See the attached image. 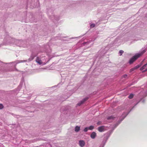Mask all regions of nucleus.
Here are the masks:
<instances>
[{
  "label": "nucleus",
  "instance_id": "1",
  "mask_svg": "<svg viewBox=\"0 0 147 147\" xmlns=\"http://www.w3.org/2000/svg\"><path fill=\"white\" fill-rule=\"evenodd\" d=\"M146 51L145 49L144 48H142L141 50L139 52L135 55L134 56H133L130 60L129 63L130 64L132 63L138 58L142 56L143 54Z\"/></svg>",
  "mask_w": 147,
  "mask_h": 147
},
{
  "label": "nucleus",
  "instance_id": "2",
  "mask_svg": "<svg viewBox=\"0 0 147 147\" xmlns=\"http://www.w3.org/2000/svg\"><path fill=\"white\" fill-rule=\"evenodd\" d=\"M110 136V134L108 133H107L105 134L104 137V140L102 141V143H104V145L102 146V147H104V146L105 145V144L106 142L107 141L108 139V138Z\"/></svg>",
  "mask_w": 147,
  "mask_h": 147
},
{
  "label": "nucleus",
  "instance_id": "3",
  "mask_svg": "<svg viewBox=\"0 0 147 147\" xmlns=\"http://www.w3.org/2000/svg\"><path fill=\"white\" fill-rule=\"evenodd\" d=\"M128 114V113H124L123 114V116L121 117L122 118L121 119V120L118 123L115 125V128L120 123V122L125 118Z\"/></svg>",
  "mask_w": 147,
  "mask_h": 147
},
{
  "label": "nucleus",
  "instance_id": "4",
  "mask_svg": "<svg viewBox=\"0 0 147 147\" xmlns=\"http://www.w3.org/2000/svg\"><path fill=\"white\" fill-rule=\"evenodd\" d=\"M88 98L86 97L82 99V100L80 101L79 103H78L76 105V106H80L82 104H83L84 102L87 100Z\"/></svg>",
  "mask_w": 147,
  "mask_h": 147
},
{
  "label": "nucleus",
  "instance_id": "5",
  "mask_svg": "<svg viewBox=\"0 0 147 147\" xmlns=\"http://www.w3.org/2000/svg\"><path fill=\"white\" fill-rule=\"evenodd\" d=\"M14 40L15 44H16L17 45L19 46H20L23 43V42L21 40L15 39H14Z\"/></svg>",
  "mask_w": 147,
  "mask_h": 147
},
{
  "label": "nucleus",
  "instance_id": "6",
  "mask_svg": "<svg viewBox=\"0 0 147 147\" xmlns=\"http://www.w3.org/2000/svg\"><path fill=\"white\" fill-rule=\"evenodd\" d=\"M105 130V126H102L98 127V130L100 132H101L104 131Z\"/></svg>",
  "mask_w": 147,
  "mask_h": 147
},
{
  "label": "nucleus",
  "instance_id": "7",
  "mask_svg": "<svg viewBox=\"0 0 147 147\" xmlns=\"http://www.w3.org/2000/svg\"><path fill=\"white\" fill-rule=\"evenodd\" d=\"M79 145L81 147H83L85 144L84 141L83 140H80L79 141Z\"/></svg>",
  "mask_w": 147,
  "mask_h": 147
},
{
  "label": "nucleus",
  "instance_id": "8",
  "mask_svg": "<svg viewBox=\"0 0 147 147\" xmlns=\"http://www.w3.org/2000/svg\"><path fill=\"white\" fill-rule=\"evenodd\" d=\"M96 133L94 132H92L91 135L90 137L92 139H94L96 136Z\"/></svg>",
  "mask_w": 147,
  "mask_h": 147
},
{
  "label": "nucleus",
  "instance_id": "9",
  "mask_svg": "<svg viewBox=\"0 0 147 147\" xmlns=\"http://www.w3.org/2000/svg\"><path fill=\"white\" fill-rule=\"evenodd\" d=\"M36 62L40 65L42 64V61L38 57H37L36 60Z\"/></svg>",
  "mask_w": 147,
  "mask_h": 147
},
{
  "label": "nucleus",
  "instance_id": "10",
  "mask_svg": "<svg viewBox=\"0 0 147 147\" xmlns=\"http://www.w3.org/2000/svg\"><path fill=\"white\" fill-rule=\"evenodd\" d=\"M80 130V127L78 126H76L75 128V131L77 132H78Z\"/></svg>",
  "mask_w": 147,
  "mask_h": 147
},
{
  "label": "nucleus",
  "instance_id": "11",
  "mask_svg": "<svg viewBox=\"0 0 147 147\" xmlns=\"http://www.w3.org/2000/svg\"><path fill=\"white\" fill-rule=\"evenodd\" d=\"M115 117L113 115H111L107 117V119L108 120L113 119Z\"/></svg>",
  "mask_w": 147,
  "mask_h": 147
},
{
  "label": "nucleus",
  "instance_id": "12",
  "mask_svg": "<svg viewBox=\"0 0 147 147\" xmlns=\"http://www.w3.org/2000/svg\"><path fill=\"white\" fill-rule=\"evenodd\" d=\"M35 56L33 55H31L30 56V58L29 59V61H31L35 57Z\"/></svg>",
  "mask_w": 147,
  "mask_h": 147
},
{
  "label": "nucleus",
  "instance_id": "13",
  "mask_svg": "<svg viewBox=\"0 0 147 147\" xmlns=\"http://www.w3.org/2000/svg\"><path fill=\"white\" fill-rule=\"evenodd\" d=\"M88 129L89 130H92L94 128V127L93 126L91 125L88 127Z\"/></svg>",
  "mask_w": 147,
  "mask_h": 147
},
{
  "label": "nucleus",
  "instance_id": "14",
  "mask_svg": "<svg viewBox=\"0 0 147 147\" xmlns=\"http://www.w3.org/2000/svg\"><path fill=\"white\" fill-rule=\"evenodd\" d=\"M134 96V95L132 94H130L128 96L129 98L130 99L132 98H133Z\"/></svg>",
  "mask_w": 147,
  "mask_h": 147
},
{
  "label": "nucleus",
  "instance_id": "15",
  "mask_svg": "<svg viewBox=\"0 0 147 147\" xmlns=\"http://www.w3.org/2000/svg\"><path fill=\"white\" fill-rule=\"evenodd\" d=\"M124 51L122 50H120L119 51V54L121 56L122 55V54L123 53Z\"/></svg>",
  "mask_w": 147,
  "mask_h": 147
},
{
  "label": "nucleus",
  "instance_id": "16",
  "mask_svg": "<svg viewBox=\"0 0 147 147\" xmlns=\"http://www.w3.org/2000/svg\"><path fill=\"white\" fill-rule=\"evenodd\" d=\"M88 127H85L84 129V132H86L88 131Z\"/></svg>",
  "mask_w": 147,
  "mask_h": 147
},
{
  "label": "nucleus",
  "instance_id": "17",
  "mask_svg": "<svg viewBox=\"0 0 147 147\" xmlns=\"http://www.w3.org/2000/svg\"><path fill=\"white\" fill-rule=\"evenodd\" d=\"M3 107V105L1 104H0V109H2Z\"/></svg>",
  "mask_w": 147,
  "mask_h": 147
},
{
  "label": "nucleus",
  "instance_id": "18",
  "mask_svg": "<svg viewBox=\"0 0 147 147\" xmlns=\"http://www.w3.org/2000/svg\"><path fill=\"white\" fill-rule=\"evenodd\" d=\"M95 26V24H92L90 25V27L91 28H93Z\"/></svg>",
  "mask_w": 147,
  "mask_h": 147
},
{
  "label": "nucleus",
  "instance_id": "19",
  "mask_svg": "<svg viewBox=\"0 0 147 147\" xmlns=\"http://www.w3.org/2000/svg\"><path fill=\"white\" fill-rule=\"evenodd\" d=\"M26 60H20V61L19 63L26 62Z\"/></svg>",
  "mask_w": 147,
  "mask_h": 147
},
{
  "label": "nucleus",
  "instance_id": "20",
  "mask_svg": "<svg viewBox=\"0 0 147 147\" xmlns=\"http://www.w3.org/2000/svg\"><path fill=\"white\" fill-rule=\"evenodd\" d=\"M122 77L123 78H126L127 77V74H125V75H123L122 76Z\"/></svg>",
  "mask_w": 147,
  "mask_h": 147
},
{
  "label": "nucleus",
  "instance_id": "21",
  "mask_svg": "<svg viewBox=\"0 0 147 147\" xmlns=\"http://www.w3.org/2000/svg\"><path fill=\"white\" fill-rule=\"evenodd\" d=\"M135 69V68L134 67V68H131L130 70V72H131L133 71H134Z\"/></svg>",
  "mask_w": 147,
  "mask_h": 147
},
{
  "label": "nucleus",
  "instance_id": "22",
  "mask_svg": "<svg viewBox=\"0 0 147 147\" xmlns=\"http://www.w3.org/2000/svg\"><path fill=\"white\" fill-rule=\"evenodd\" d=\"M101 122L100 121H99V122H98L97 123V124L98 125H100L101 124Z\"/></svg>",
  "mask_w": 147,
  "mask_h": 147
},
{
  "label": "nucleus",
  "instance_id": "23",
  "mask_svg": "<svg viewBox=\"0 0 147 147\" xmlns=\"http://www.w3.org/2000/svg\"><path fill=\"white\" fill-rule=\"evenodd\" d=\"M146 65L145 64H144L143 66H142L143 68H144V69L146 68Z\"/></svg>",
  "mask_w": 147,
  "mask_h": 147
},
{
  "label": "nucleus",
  "instance_id": "24",
  "mask_svg": "<svg viewBox=\"0 0 147 147\" xmlns=\"http://www.w3.org/2000/svg\"><path fill=\"white\" fill-rule=\"evenodd\" d=\"M144 68L142 67L140 68V70H143V69H144Z\"/></svg>",
  "mask_w": 147,
  "mask_h": 147
},
{
  "label": "nucleus",
  "instance_id": "25",
  "mask_svg": "<svg viewBox=\"0 0 147 147\" xmlns=\"http://www.w3.org/2000/svg\"><path fill=\"white\" fill-rule=\"evenodd\" d=\"M139 67V66H136L134 68H135V69H136L138 68Z\"/></svg>",
  "mask_w": 147,
  "mask_h": 147
},
{
  "label": "nucleus",
  "instance_id": "26",
  "mask_svg": "<svg viewBox=\"0 0 147 147\" xmlns=\"http://www.w3.org/2000/svg\"><path fill=\"white\" fill-rule=\"evenodd\" d=\"M145 71V70H144L143 71V72H145V71Z\"/></svg>",
  "mask_w": 147,
  "mask_h": 147
},
{
  "label": "nucleus",
  "instance_id": "27",
  "mask_svg": "<svg viewBox=\"0 0 147 147\" xmlns=\"http://www.w3.org/2000/svg\"><path fill=\"white\" fill-rule=\"evenodd\" d=\"M87 42H84V43H85V44H86V43H87Z\"/></svg>",
  "mask_w": 147,
  "mask_h": 147
},
{
  "label": "nucleus",
  "instance_id": "28",
  "mask_svg": "<svg viewBox=\"0 0 147 147\" xmlns=\"http://www.w3.org/2000/svg\"><path fill=\"white\" fill-rule=\"evenodd\" d=\"M145 71H147V68H146V69H145Z\"/></svg>",
  "mask_w": 147,
  "mask_h": 147
},
{
  "label": "nucleus",
  "instance_id": "29",
  "mask_svg": "<svg viewBox=\"0 0 147 147\" xmlns=\"http://www.w3.org/2000/svg\"><path fill=\"white\" fill-rule=\"evenodd\" d=\"M145 64V65H147V63H146V64Z\"/></svg>",
  "mask_w": 147,
  "mask_h": 147
},
{
  "label": "nucleus",
  "instance_id": "30",
  "mask_svg": "<svg viewBox=\"0 0 147 147\" xmlns=\"http://www.w3.org/2000/svg\"><path fill=\"white\" fill-rule=\"evenodd\" d=\"M1 45H0V47H1Z\"/></svg>",
  "mask_w": 147,
  "mask_h": 147
}]
</instances>
